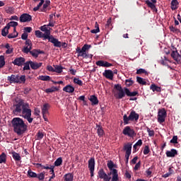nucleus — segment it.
<instances>
[{
  "mask_svg": "<svg viewBox=\"0 0 181 181\" xmlns=\"http://www.w3.org/2000/svg\"><path fill=\"white\" fill-rule=\"evenodd\" d=\"M33 1L34 2H39V1H40L39 4L33 8L34 12H37L38 9H40V7L42 6V5L45 4V0H33Z\"/></svg>",
  "mask_w": 181,
  "mask_h": 181,
  "instance_id": "33",
  "label": "nucleus"
},
{
  "mask_svg": "<svg viewBox=\"0 0 181 181\" xmlns=\"http://www.w3.org/2000/svg\"><path fill=\"white\" fill-rule=\"evenodd\" d=\"M151 152V150L149 149V146H146L144 148L143 153L144 155H148Z\"/></svg>",
  "mask_w": 181,
  "mask_h": 181,
  "instance_id": "60",
  "label": "nucleus"
},
{
  "mask_svg": "<svg viewBox=\"0 0 181 181\" xmlns=\"http://www.w3.org/2000/svg\"><path fill=\"white\" fill-rule=\"evenodd\" d=\"M134 81H132V78L126 79L125 80V84L127 87H131L134 84Z\"/></svg>",
  "mask_w": 181,
  "mask_h": 181,
  "instance_id": "49",
  "label": "nucleus"
},
{
  "mask_svg": "<svg viewBox=\"0 0 181 181\" xmlns=\"http://www.w3.org/2000/svg\"><path fill=\"white\" fill-rule=\"evenodd\" d=\"M44 136H45V134L42 131H38V132L36 134L37 139L38 140L43 139Z\"/></svg>",
  "mask_w": 181,
  "mask_h": 181,
  "instance_id": "51",
  "label": "nucleus"
},
{
  "mask_svg": "<svg viewBox=\"0 0 181 181\" xmlns=\"http://www.w3.org/2000/svg\"><path fill=\"white\" fill-rule=\"evenodd\" d=\"M98 177L99 179H103V181H110L111 180V175L110 173L106 174L104 169L100 168L98 172Z\"/></svg>",
  "mask_w": 181,
  "mask_h": 181,
  "instance_id": "9",
  "label": "nucleus"
},
{
  "mask_svg": "<svg viewBox=\"0 0 181 181\" xmlns=\"http://www.w3.org/2000/svg\"><path fill=\"white\" fill-rule=\"evenodd\" d=\"M107 166L110 172L109 175H112L111 181H119V176L118 175V170L115 169L114 168H117V165L114 164L112 160H109L107 162Z\"/></svg>",
  "mask_w": 181,
  "mask_h": 181,
  "instance_id": "4",
  "label": "nucleus"
},
{
  "mask_svg": "<svg viewBox=\"0 0 181 181\" xmlns=\"http://www.w3.org/2000/svg\"><path fill=\"white\" fill-rule=\"evenodd\" d=\"M141 168V161H139L137 163H136L134 166V170H138Z\"/></svg>",
  "mask_w": 181,
  "mask_h": 181,
  "instance_id": "64",
  "label": "nucleus"
},
{
  "mask_svg": "<svg viewBox=\"0 0 181 181\" xmlns=\"http://www.w3.org/2000/svg\"><path fill=\"white\" fill-rule=\"evenodd\" d=\"M6 25L8 26V29H11V26L12 28H16L18 26V22L11 21Z\"/></svg>",
  "mask_w": 181,
  "mask_h": 181,
  "instance_id": "53",
  "label": "nucleus"
},
{
  "mask_svg": "<svg viewBox=\"0 0 181 181\" xmlns=\"http://www.w3.org/2000/svg\"><path fill=\"white\" fill-rule=\"evenodd\" d=\"M50 108V105L49 103H45L42 107V114L45 121H47V114H49V109Z\"/></svg>",
  "mask_w": 181,
  "mask_h": 181,
  "instance_id": "12",
  "label": "nucleus"
},
{
  "mask_svg": "<svg viewBox=\"0 0 181 181\" xmlns=\"http://www.w3.org/2000/svg\"><path fill=\"white\" fill-rule=\"evenodd\" d=\"M11 127L17 135H23L28 131V123H25L21 117H13L11 120Z\"/></svg>",
  "mask_w": 181,
  "mask_h": 181,
  "instance_id": "2",
  "label": "nucleus"
},
{
  "mask_svg": "<svg viewBox=\"0 0 181 181\" xmlns=\"http://www.w3.org/2000/svg\"><path fill=\"white\" fill-rule=\"evenodd\" d=\"M103 76L105 77V78H108L109 80H113L114 78V72L112 70H105L103 73Z\"/></svg>",
  "mask_w": 181,
  "mask_h": 181,
  "instance_id": "20",
  "label": "nucleus"
},
{
  "mask_svg": "<svg viewBox=\"0 0 181 181\" xmlns=\"http://www.w3.org/2000/svg\"><path fill=\"white\" fill-rule=\"evenodd\" d=\"M91 47L90 45H84L82 48L77 47L76 49V53H78V57H83V59H88V55L87 54V50H89Z\"/></svg>",
  "mask_w": 181,
  "mask_h": 181,
  "instance_id": "5",
  "label": "nucleus"
},
{
  "mask_svg": "<svg viewBox=\"0 0 181 181\" xmlns=\"http://www.w3.org/2000/svg\"><path fill=\"white\" fill-rule=\"evenodd\" d=\"M136 81L137 83H139V84H141L142 86H146V82L141 77L137 76Z\"/></svg>",
  "mask_w": 181,
  "mask_h": 181,
  "instance_id": "45",
  "label": "nucleus"
},
{
  "mask_svg": "<svg viewBox=\"0 0 181 181\" xmlns=\"http://www.w3.org/2000/svg\"><path fill=\"white\" fill-rule=\"evenodd\" d=\"M11 155H12L14 160H16V162H19V160H21V159H22V158L21 157V155L15 151L12 152Z\"/></svg>",
  "mask_w": 181,
  "mask_h": 181,
  "instance_id": "32",
  "label": "nucleus"
},
{
  "mask_svg": "<svg viewBox=\"0 0 181 181\" xmlns=\"http://www.w3.org/2000/svg\"><path fill=\"white\" fill-rule=\"evenodd\" d=\"M147 132L148 133V136H155V131L151 130L149 127H147Z\"/></svg>",
  "mask_w": 181,
  "mask_h": 181,
  "instance_id": "61",
  "label": "nucleus"
},
{
  "mask_svg": "<svg viewBox=\"0 0 181 181\" xmlns=\"http://www.w3.org/2000/svg\"><path fill=\"white\" fill-rule=\"evenodd\" d=\"M0 163H6V153L0 154Z\"/></svg>",
  "mask_w": 181,
  "mask_h": 181,
  "instance_id": "41",
  "label": "nucleus"
},
{
  "mask_svg": "<svg viewBox=\"0 0 181 181\" xmlns=\"http://www.w3.org/2000/svg\"><path fill=\"white\" fill-rule=\"evenodd\" d=\"M170 8L172 11H176L179 8V1L177 0H172L170 3Z\"/></svg>",
  "mask_w": 181,
  "mask_h": 181,
  "instance_id": "28",
  "label": "nucleus"
},
{
  "mask_svg": "<svg viewBox=\"0 0 181 181\" xmlns=\"http://www.w3.org/2000/svg\"><path fill=\"white\" fill-rule=\"evenodd\" d=\"M129 118L132 119V121H138L139 119V115L132 110L129 114Z\"/></svg>",
  "mask_w": 181,
  "mask_h": 181,
  "instance_id": "26",
  "label": "nucleus"
},
{
  "mask_svg": "<svg viewBox=\"0 0 181 181\" xmlns=\"http://www.w3.org/2000/svg\"><path fill=\"white\" fill-rule=\"evenodd\" d=\"M114 88L118 91L117 96H116L118 100H122L125 95L127 97H136L138 95V91L131 92L128 88H122L120 84H115Z\"/></svg>",
  "mask_w": 181,
  "mask_h": 181,
  "instance_id": "3",
  "label": "nucleus"
},
{
  "mask_svg": "<svg viewBox=\"0 0 181 181\" xmlns=\"http://www.w3.org/2000/svg\"><path fill=\"white\" fill-rule=\"evenodd\" d=\"M28 35L27 33H23L22 34V35H21V39H22L23 40L27 41V40H28Z\"/></svg>",
  "mask_w": 181,
  "mask_h": 181,
  "instance_id": "63",
  "label": "nucleus"
},
{
  "mask_svg": "<svg viewBox=\"0 0 181 181\" xmlns=\"http://www.w3.org/2000/svg\"><path fill=\"white\" fill-rule=\"evenodd\" d=\"M35 36H36V37H39V38H42V37L45 38V33H42V31H40V30H36Z\"/></svg>",
  "mask_w": 181,
  "mask_h": 181,
  "instance_id": "50",
  "label": "nucleus"
},
{
  "mask_svg": "<svg viewBox=\"0 0 181 181\" xmlns=\"http://www.w3.org/2000/svg\"><path fill=\"white\" fill-rule=\"evenodd\" d=\"M45 91L47 93V94H49V93H54L55 91H59V88L57 87L52 86V88H47Z\"/></svg>",
  "mask_w": 181,
  "mask_h": 181,
  "instance_id": "39",
  "label": "nucleus"
},
{
  "mask_svg": "<svg viewBox=\"0 0 181 181\" xmlns=\"http://www.w3.org/2000/svg\"><path fill=\"white\" fill-rule=\"evenodd\" d=\"M50 6V1L49 0H46L45 3L43 4V6L41 8L40 11L41 12H47V7Z\"/></svg>",
  "mask_w": 181,
  "mask_h": 181,
  "instance_id": "30",
  "label": "nucleus"
},
{
  "mask_svg": "<svg viewBox=\"0 0 181 181\" xmlns=\"http://www.w3.org/2000/svg\"><path fill=\"white\" fill-rule=\"evenodd\" d=\"M136 74H145L146 76H148V71L144 69H139L136 70Z\"/></svg>",
  "mask_w": 181,
  "mask_h": 181,
  "instance_id": "46",
  "label": "nucleus"
},
{
  "mask_svg": "<svg viewBox=\"0 0 181 181\" xmlns=\"http://www.w3.org/2000/svg\"><path fill=\"white\" fill-rule=\"evenodd\" d=\"M5 66V57L4 55L0 56V69H2Z\"/></svg>",
  "mask_w": 181,
  "mask_h": 181,
  "instance_id": "48",
  "label": "nucleus"
},
{
  "mask_svg": "<svg viewBox=\"0 0 181 181\" xmlns=\"http://www.w3.org/2000/svg\"><path fill=\"white\" fill-rule=\"evenodd\" d=\"M25 59L24 57H20L14 59V62H13V64H14V66H23V64H25Z\"/></svg>",
  "mask_w": 181,
  "mask_h": 181,
  "instance_id": "18",
  "label": "nucleus"
},
{
  "mask_svg": "<svg viewBox=\"0 0 181 181\" xmlns=\"http://www.w3.org/2000/svg\"><path fill=\"white\" fill-rule=\"evenodd\" d=\"M8 33H9V25H6L2 30H1V35L2 36H7Z\"/></svg>",
  "mask_w": 181,
  "mask_h": 181,
  "instance_id": "36",
  "label": "nucleus"
},
{
  "mask_svg": "<svg viewBox=\"0 0 181 181\" xmlns=\"http://www.w3.org/2000/svg\"><path fill=\"white\" fill-rule=\"evenodd\" d=\"M18 84H25L26 83V76L18 74Z\"/></svg>",
  "mask_w": 181,
  "mask_h": 181,
  "instance_id": "29",
  "label": "nucleus"
},
{
  "mask_svg": "<svg viewBox=\"0 0 181 181\" xmlns=\"http://www.w3.org/2000/svg\"><path fill=\"white\" fill-rule=\"evenodd\" d=\"M29 53L33 56V57H38L39 54H45L44 51L40 49H33L32 51L30 50Z\"/></svg>",
  "mask_w": 181,
  "mask_h": 181,
  "instance_id": "22",
  "label": "nucleus"
},
{
  "mask_svg": "<svg viewBox=\"0 0 181 181\" xmlns=\"http://www.w3.org/2000/svg\"><path fill=\"white\" fill-rule=\"evenodd\" d=\"M145 4H147L148 8H151V11L158 12V8H156V6L155 5V4H156V0H146Z\"/></svg>",
  "mask_w": 181,
  "mask_h": 181,
  "instance_id": "15",
  "label": "nucleus"
},
{
  "mask_svg": "<svg viewBox=\"0 0 181 181\" xmlns=\"http://www.w3.org/2000/svg\"><path fill=\"white\" fill-rule=\"evenodd\" d=\"M45 175H46V173L45 171L40 173L37 174V177H35L38 180L42 181L45 180Z\"/></svg>",
  "mask_w": 181,
  "mask_h": 181,
  "instance_id": "38",
  "label": "nucleus"
},
{
  "mask_svg": "<svg viewBox=\"0 0 181 181\" xmlns=\"http://www.w3.org/2000/svg\"><path fill=\"white\" fill-rule=\"evenodd\" d=\"M150 90H152V91H153V93H155V91H156L157 93H160V91H161L160 87L157 86L155 84H151V85Z\"/></svg>",
  "mask_w": 181,
  "mask_h": 181,
  "instance_id": "35",
  "label": "nucleus"
},
{
  "mask_svg": "<svg viewBox=\"0 0 181 181\" xmlns=\"http://www.w3.org/2000/svg\"><path fill=\"white\" fill-rule=\"evenodd\" d=\"M166 117H168V113L165 108L158 110L157 116L158 122H159L160 124H163V122H165Z\"/></svg>",
  "mask_w": 181,
  "mask_h": 181,
  "instance_id": "6",
  "label": "nucleus"
},
{
  "mask_svg": "<svg viewBox=\"0 0 181 181\" xmlns=\"http://www.w3.org/2000/svg\"><path fill=\"white\" fill-rule=\"evenodd\" d=\"M170 144H177V136H173V139L170 141Z\"/></svg>",
  "mask_w": 181,
  "mask_h": 181,
  "instance_id": "62",
  "label": "nucleus"
},
{
  "mask_svg": "<svg viewBox=\"0 0 181 181\" xmlns=\"http://www.w3.org/2000/svg\"><path fill=\"white\" fill-rule=\"evenodd\" d=\"M167 158H175L177 155V151L175 148H172L170 151H167L165 153Z\"/></svg>",
  "mask_w": 181,
  "mask_h": 181,
  "instance_id": "23",
  "label": "nucleus"
},
{
  "mask_svg": "<svg viewBox=\"0 0 181 181\" xmlns=\"http://www.w3.org/2000/svg\"><path fill=\"white\" fill-rule=\"evenodd\" d=\"M122 134L126 136H129V138H134L136 136V133H135V130L132 129V127L129 126H127L124 128L122 131Z\"/></svg>",
  "mask_w": 181,
  "mask_h": 181,
  "instance_id": "7",
  "label": "nucleus"
},
{
  "mask_svg": "<svg viewBox=\"0 0 181 181\" xmlns=\"http://www.w3.org/2000/svg\"><path fill=\"white\" fill-rule=\"evenodd\" d=\"M63 91L71 94L72 93H74V88L71 85H66L63 88Z\"/></svg>",
  "mask_w": 181,
  "mask_h": 181,
  "instance_id": "27",
  "label": "nucleus"
},
{
  "mask_svg": "<svg viewBox=\"0 0 181 181\" xmlns=\"http://www.w3.org/2000/svg\"><path fill=\"white\" fill-rule=\"evenodd\" d=\"M30 21H32V16L28 13H23L20 16V22L21 23L30 22Z\"/></svg>",
  "mask_w": 181,
  "mask_h": 181,
  "instance_id": "17",
  "label": "nucleus"
},
{
  "mask_svg": "<svg viewBox=\"0 0 181 181\" xmlns=\"http://www.w3.org/2000/svg\"><path fill=\"white\" fill-rule=\"evenodd\" d=\"M96 128H97V134H98V136H103V135H104V130L103 129V127L97 124Z\"/></svg>",
  "mask_w": 181,
  "mask_h": 181,
  "instance_id": "34",
  "label": "nucleus"
},
{
  "mask_svg": "<svg viewBox=\"0 0 181 181\" xmlns=\"http://www.w3.org/2000/svg\"><path fill=\"white\" fill-rule=\"evenodd\" d=\"M54 73H62L63 71V66H60V65H54Z\"/></svg>",
  "mask_w": 181,
  "mask_h": 181,
  "instance_id": "37",
  "label": "nucleus"
},
{
  "mask_svg": "<svg viewBox=\"0 0 181 181\" xmlns=\"http://www.w3.org/2000/svg\"><path fill=\"white\" fill-rule=\"evenodd\" d=\"M50 42L53 43L54 47H67V44L66 42H62L54 37L50 40Z\"/></svg>",
  "mask_w": 181,
  "mask_h": 181,
  "instance_id": "13",
  "label": "nucleus"
},
{
  "mask_svg": "<svg viewBox=\"0 0 181 181\" xmlns=\"http://www.w3.org/2000/svg\"><path fill=\"white\" fill-rule=\"evenodd\" d=\"M14 107L15 109L13 112L15 115L22 114L23 118L26 119L29 124H32L33 122V119L32 117V109H30L29 103L25 102V100L22 99H19Z\"/></svg>",
  "mask_w": 181,
  "mask_h": 181,
  "instance_id": "1",
  "label": "nucleus"
},
{
  "mask_svg": "<svg viewBox=\"0 0 181 181\" xmlns=\"http://www.w3.org/2000/svg\"><path fill=\"white\" fill-rule=\"evenodd\" d=\"M27 176H28V177H37V174L36 173L32 171L31 169H29V170H28Z\"/></svg>",
  "mask_w": 181,
  "mask_h": 181,
  "instance_id": "42",
  "label": "nucleus"
},
{
  "mask_svg": "<svg viewBox=\"0 0 181 181\" xmlns=\"http://www.w3.org/2000/svg\"><path fill=\"white\" fill-rule=\"evenodd\" d=\"M95 64L96 66H99V67H111L112 66V64L103 60H99L96 62Z\"/></svg>",
  "mask_w": 181,
  "mask_h": 181,
  "instance_id": "19",
  "label": "nucleus"
},
{
  "mask_svg": "<svg viewBox=\"0 0 181 181\" xmlns=\"http://www.w3.org/2000/svg\"><path fill=\"white\" fill-rule=\"evenodd\" d=\"M42 169H46L47 170H48L49 169V172H52L53 173V169H54V165H43L42 166Z\"/></svg>",
  "mask_w": 181,
  "mask_h": 181,
  "instance_id": "56",
  "label": "nucleus"
},
{
  "mask_svg": "<svg viewBox=\"0 0 181 181\" xmlns=\"http://www.w3.org/2000/svg\"><path fill=\"white\" fill-rule=\"evenodd\" d=\"M78 100H79L80 101H83V105H88V104H87V100H86V96L85 95H81L80 96Z\"/></svg>",
  "mask_w": 181,
  "mask_h": 181,
  "instance_id": "57",
  "label": "nucleus"
},
{
  "mask_svg": "<svg viewBox=\"0 0 181 181\" xmlns=\"http://www.w3.org/2000/svg\"><path fill=\"white\" fill-rule=\"evenodd\" d=\"M24 66L23 68V71H25L26 70H30V63H29V61L26 62L25 63L24 62Z\"/></svg>",
  "mask_w": 181,
  "mask_h": 181,
  "instance_id": "52",
  "label": "nucleus"
},
{
  "mask_svg": "<svg viewBox=\"0 0 181 181\" xmlns=\"http://www.w3.org/2000/svg\"><path fill=\"white\" fill-rule=\"evenodd\" d=\"M74 83L75 84H78V86H83V81L80 80L78 78H74Z\"/></svg>",
  "mask_w": 181,
  "mask_h": 181,
  "instance_id": "54",
  "label": "nucleus"
},
{
  "mask_svg": "<svg viewBox=\"0 0 181 181\" xmlns=\"http://www.w3.org/2000/svg\"><path fill=\"white\" fill-rule=\"evenodd\" d=\"M29 63L32 70H37V69H40V67H42V64H43L42 62L37 63L33 61H29Z\"/></svg>",
  "mask_w": 181,
  "mask_h": 181,
  "instance_id": "21",
  "label": "nucleus"
},
{
  "mask_svg": "<svg viewBox=\"0 0 181 181\" xmlns=\"http://www.w3.org/2000/svg\"><path fill=\"white\" fill-rule=\"evenodd\" d=\"M25 46L22 49V52L28 54V53H29V52H30V50L32 49V41L28 39L25 42Z\"/></svg>",
  "mask_w": 181,
  "mask_h": 181,
  "instance_id": "14",
  "label": "nucleus"
},
{
  "mask_svg": "<svg viewBox=\"0 0 181 181\" xmlns=\"http://www.w3.org/2000/svg\"><path fill=\"white\" fill-rule=\"evenodd\" d=\"M6 13H9L10 15H13V13H15V8L8 7V8L6 9Z\"/></svg>",
  "mask_w": 181,
  "mask_h": 181,
  "instance_id": "55",
  "label": "nucleus"
},
{
  "mask_svg": "<svg viewBox=\"0 0 181 181\" xmlns=\"http://www.w3.org/2000/svg\"><path fill=\"white\" fill-rule=\"evenodd\" d=\"M129 121H132V119L129 118V115L128 117L127 115H124L123 116V122L124 125H128V124H129Z\"/></svg>",
  "mask_w": 181,
  "mask_h": 181,
  "instance_id": "40",
  "label": "nucleus"
},
{
  "mask_svg": "<svg viewBox=\"0 0 181 181\" xmlns=\"http://www.w3.org/2000/svg\"><path fill=\"white\" fill-rule=\"evenodd\" d=\"M169 29H170V32H173V33H177V32H179V30H180L177 28H175L173 25L170 26Z\"/></svg>",
  "mask_w": 181,
  "mask_h": 181,
  "instance_id": "58",
  "label": "nucleus"
},
{
  "mask_svg": "<svg viewBox=\"0 0 181 181\" xmlns=\"http://www.w3.org/2000/svg\"><path fill=\"white\" fill-rule=\"evenodd\" d=\"M124 150L126 151L125 155H131V152L132 151V144L128 143L127 144L124 145Z\"/></svg>",
  "mask_w": 181,
  "mask_h": 181,
  "instance_id": "25",
  "label": "nucleus"
},
{
  "mask_svg": "<svg viewBox=\"0 0 181 181\" xmlns=\"http://www.w3.org/2000/svg\"><path fill=\"white\" fill-rule=\"evenodd\" d=\"M48 28L47 25H44L40 27V30L42 32H45L44 39H47L49 42H50L54 37L53 35H50V30Z\"/></svg>",
  "mask_w": 181,
  "mask_h": 181,
  "instance_id": "8",
  "label": "nucleus"
},
{
  "mask_svg": "<svg viewBox=\"0 0 181 181\" xmlns=\"http://www.w3.org/2000/svg\"><path fill=\"white\" fill-rule=\"evenodd\" d=\"M18 74H12L11 76L7 77V80L11 84H18Z\"/></svg>",
  "mask_w": 181,
  "mask_h": 181,
  "instance_id": "16",
  "label": "nucleus"
},
{
  "mask_svg": "<svg viewBox=\"0 0 181 181\" xmlns=\"http://www.w3.org/2000/svg\"><path fill=\"white\" fill-rule=\"evenodd\" d=\"M64 178L65 181H73V179H74V175L72 173H67L64 175Z\"/></svg>",
  "mask_w": 181,
  "mask_h": 181,
  "instance_id": "31",
  "label": "nucleus"
},
{
  "mask_svg": "<svg viewBox=\"0 0 181 181\" xmlns=\"http://www.w3.org/2000/svg\"><path fill=\"white\" fill-rule=\"evenodd\" d=\"M18 33H16V34L15 33H11V34H8V39H15V37H18Z\"/></svg>",
  "mask_w": 181,
  "mask_h": 181,
  "instance_id": "59",
  "label": "nucleus"
},
{
  "mask_svg": "<svg viewBox=\"0 0 181 181\" xmlns=\"http://www.w3.org/2000/svg\"><path fill=\"white\" fill-rule=\"evenodd\" d=\"M88 168L90 170V177L94 176V170H95V159L90 158L88 161Z\"/></svg>",
  "mask_w": 181,
  "mask_h": 181,
  "instance_id": "10",
  "label": "nucleus"
},
{
  "mask_svg": "<svg viewBox=\"0 0 181 181\" xmlns=\"http://www.w3.org/2000/svg\"><path fill=\"white\" fill-rule=\"evenodd\" d=\"M95 29L90 30V33H98V32H100V27L98 25V23L95 22Z\"/></svg>",
  "mask_w": 181,
  "mask_h": 181,
  "instance_id": "47",
  "label": "nucleus"
},
{
  "mask_svg": "<svg viewBox=\"0 0 181 181\" xmlns=\"http://www.w3.org/2000/svg\"><path fill=\"white\" fill-rule=\"evenodd\" d=\"M89 101H90L91 105H98V103H100L98 98H97L95 95H90L89 98Z\"/></svg>",
  "mask_w": 181,
  "mask_h": 181,
  "instance_id": "24",
  "label": "nucleus"
},
{
  "mask_svg": "<svg viewBox=\"0 0 181 181\" xmlns=\"http://www.w3.org/2000/svg\"><path fill=\"white\" fill-rule=\"evenodd\" d=\"M38 80L42 81H50V77L49 76H39Z\"/></svg>",
  "mask_w": 181,
  "mask_h": 181,
  "instance_id": "44",
  "label": "nucleus"
},
{
  "mask_svg": "<svg viewBox=\"0 0 181 181\" xmlns=\"http://www.w3.org/2000/svg\"><path fill=\"white\" fill-rule=\"evenodd\" d=\"M63 163V159L62 157L58 158L55 161H54V166H62V164Z\"/></svg>",
  "mask_w": 181,
  "mask_h": 181,
  "instance_id": "43",
  "label": "nucleus"
},
{
  "mask_svg": "<svg viewBox=\"0 0 181 181\" xmlns=\"http://www.w3.org/2000/svg\"><path fill=\"white\" fill-rule=\"evenodd\" d=\"M170 56L173 60L176 62L177 64H181V58L180 57L179 52H177V49H176V47L173 48Z\"/></svg>",
  "mask_w": 181,
  "mask_h": 181,
  "instance_id": "11",
  "label": "nucleus"
}]
</instances>
